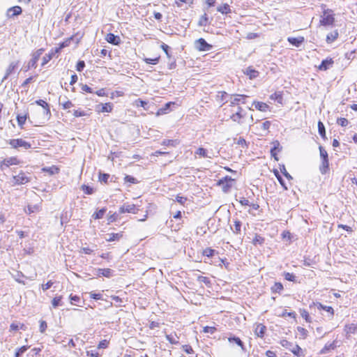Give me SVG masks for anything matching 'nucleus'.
I'll return each instance as SVG.
<instances>
[{
  "label": "nucleus",
  "instance_id": "aec40b11",
  "mask_svg": "<svg viewBox=\"0 0 357 357\" xmlns=\"http://www.w3.org/2000/svg\"><path fill=\"white\" fill-rule=\"evenodd\" d=\"M172 105H175V102H167L163 107L160 108L158 111L157 114H164L168 113L171 110V107Z\"/></svg>",
  "mask_w": 357,
  "mask_h": 357
},
{
  "label": "nucleus",
  "instance_id": "09e8293b",
  "mask_svg": "<svg viewBox=\"0 0 357 357\" xmlns=\"http://www.w3.org/2000/svg\"><path fill=\"white\" fill-rule=\"evenodd\" d=\"M280 172L282 173V174L288 179V180H292V176L287 172L284 165H280Z\"/></svg>",
  "mask_w": 357,
  "mask_h": 357
},
{
  "label": "nucleus",
  "instance_id": "3c124183",
  "mask_svg": "<svg viewBox=\"0 0 357 357\" xmlns=\"http://www.w3.org/2000/svg\"><path fill=\"white\" fill-rule=\"evenodd\" d=\"M26 118H27V116L26 115H24V116H21V115H17V123L18 125L22 128V126L25 123V121L26 120Z\"/></svg>",
  "mask_w": 357,
  "mask_h": 357
},
{
  "label": "nucleus",
  "instance_id": "680f3d73",
  "mask_svg": "<svg viewBox=\"0 0 357 357\" xmlns=\"http://www.w3.org/2000/svg\"><path fill=\"white\" fill-rule=\"evenodd\" d=\"M337 123L338 125L344 127L348 125L349 121L346 118H339L337 119Z\"/></svg>",
  "mask_w": 357,
  "mask_h": 357
},
{
  "label": "nucleus",
  "instance_id": "dca6fc26",
  "mask_svg": "<svg viewBox=\"0 0 357 357\" xmlns=\"http://www.w3.org/2000/svg\"><path fill=\"white\" fill-rule=\"evenodd\" d=\"M22 10L20 6H15L8 10L7 15L9 17L19 15L22 13Z\"/></svg>",
  "mask_w": 357,
  "mask_h": 357
},
{
  "label": "nucleus",
  "instance_id": "f704fd0d",
  "mask_svg": "<svg viewBox=\"0 0 357 357\" xmlns=\"http://www.w3.org/2000/svg\"><path fill=\"white\" fill-rule=\"evenodd\" d=\"M35 102L38 105L41 106L43 108H44L47 114L50 113L49 105L46 101L43 100H38Z\"/></svg>",
  "mask_w": 357,
  "mask_h": 357
},
{
  "label": "nucleus",
  "instance_id": "412c9836",
  "mask_svg": "<svg viewBox=\"0 0 357 357\" xmlns=\"http://www.w3.org/2000/svg\"><path fill=\"white\" fill-rule=\"evenodd\" d=\"M98 275H102L106 278H110L113 275V271L110 268H99L97 271Z\"/></svg>",
  "mask_w": 357,
  "mask_h": 357
},
{
  "label": "nucleus",
  "instance_id": "b1692460",
  "mask_svg": "<svg viewBox=\"0 0 357 357\" xmlns=\"http://www.w3.org/2000/svg\"><path fill=\"white\" fill-rule=\"evenodd\" d=\"M338 36H339V33H338L337 30H335V31L329 33L326 36L327 43L331 44L333 42H334L338 38Z\"/></svg>",
  "mask_w": 357,
  "mask_h": 357
},
{
  "label": "nucleus",
  "instance_id": "393cba45",
  "mask_svg": "<svg viewBox=\"0 0 357 357\" xmlns=\"http://www.w3.org/2000/svg\"><path fill=\"white\" fill-rule=\"evenodd\" d=\"M40 210V206L39 204L28 205L27 207L24 209L25 212L27 214L37 213Z\"/></svg>",
  "mask_w": 357,
  "mask_h": 357
},
{
  "label": "nucleus",
  "instance_id": "c9c22d12",
  "mask_svg": "<svg viewBox=\"0 0 357 357\" xmlns=\"http://www.w3.org/2000/svg\"><path fill=\"white\" fill-rule=\"evenodd\" d=\"M300 314L301 316L307 322L311 323L312 322V318L310 317L308 312L305 309H301L300 310Z\"/></svg>",
  "mask_w": 357,
  "mask_h": 357
},
{
  "label": "nucleus",
  "instance_id": "ea45409f",
  "mask_svg": "<svg viewBox=\"0 0 357 357\" xmlns=\"http://www.w3.org/2000/svg\"><path fill=\"white\" fill-rule=\"evenodd\" d=\"M134 105H135L136 107H143L145 110H148V109H149V108H148V107H147V105H148V102H146V101H144V100H141V99H137V100H136L135 101Z\"/></svg>",
  "mask_w": 357,
  "mask_h": 357
},
{
  "label": "nucleus",
  "instance_id": "a878e982",
  "mask_svg": "<svg viewBox=\"0 0 357 357\" xmlns=\"http://www.w3.org/2000/svg\"><path fill=\"white\" fill-rule=\"evenodd\" d=\"M165 337L172 344H178L179 343V337H178L176 333H171L166 335Z\"/></svg>",
  "mask_w": 357,
  "mask_h": 357
},
{
  "label": "nucleus",
  "instance_id": "338daca9",
  "mask_svg": "<svg viewBox=\"0 0 357 357\" xmlns=\"http://www.w3.org/2000/svg\"><path fill=\"white\" fill-rule=\"evenodd\" d=\"M85 67V62L84 61H79L76 65V70L81 72Z\"/></svg>",
  "mask_w": 357,
  "mask_h": 357
},
{
  "label": "nucleus",
  "instance_id": "1a4fd4ad",
  "mask_svg": "<svg viewBox=\"0 0 357 357\" xmlns=\"http://www.w3.org/2000/svg\"><path fill=\"white\" fill-rule=\"evenodd\" d=\"M313 304L317 307L318 310H322L325 311L327 313V317L328 318L329 320H331L333 319L335 312L332 307L323 305L322 303L319 302L313 303Z\"/></svg>",
  "mask_w": 357,
  "mask_h": 357
},
{
  "label": "nucleus",
  "instance_id": "f03ea898",
  "mask_svg": "<svg viewBox=\"0 0 357 357\" xmlns=\"http://www.w3.org/2000/svg\"><path fill=\"white\" fill-rule=\"evenodd\" d=\"M29 174L20 171L17 175L13 176L12 178V185H24L31 181V176H28Z\"/></svg>",
  "mask_w": 357,
  "mask_h": 357
},
{
  "label": "nucleus",
  "instance_id": "0eeeda50",
  "mask_svg": "<svg viewBox=\"0 0 357 357\" xmlns=\"http://www.w3.org/2000/svg\"><path fill=\"white\" fill-rule=\"evenodd\" d=\"M248 97L246 95H241V94H236V95H231L230 99L227 100L226 102H229L230 106H235L238 105L240 102H241L243 104H244L245 102L244 99Z\"/></svg>",
  "mask_w": 357,
  "mask_h": 357
},
{
  "label": "nucleus",
  "instance_id": "58836bf2",
  "mask_svg": "<svg viewBox=\"0 0 357 357\" xmlns=\"http://www.w3.org/2000/svg\"><path fill=\"white\" fill-rule=\"evenodd\" d=\"M107 236H108V238H106V241H118L122 236V235L119 234V233H116V234H114V233L108 234Z\"/></svg>",
  "mask_w": 357,
  "mask_h": 357
},
{
  "label": "nucleus",
  "instance_id": "13d9d810",
  "mask_svg": "<svg viewBox=\"0 0 357 357\" xmlns=\"http://www.w3.org/2000/svg\"><path fill=\"white\" fill-rule=\"evenodd\" d=\"M59 104L61 105H62V107L64 109H70V107H72L73 106V104L70 100H66L62 102L60 101Z\"/></svg>",
  "mask_w": 357,
  "mask_h": 357
},
{
  "label": "nucleus",
  "instance_id": "7c9ffc66",
  "mask_svg": "<svg viewBox=\"0 0 357 357\" xmlns=\"http://www.w3.org/2000/svg\"><path fill=\"white\" fill-rule=\"evenodd\" d=\"M274 146L271 149V156L274 158L275 160H278V158L277 157V152L276 151L279 150L280 143L278 141H275L274 143Z\"/></svg>",
  "mask_w": 357,
  "mask_h": 357
},
{
  "label": "nucleus",
  "instance_id": "4d7b16f0",
  "mask_svg": "<svg viewBox=\"0 0 357 357\" xmlns=\"http://www.w3.org/2000/svg\"><path fill=\"white\" fill-rule=\"evenodd\" d=\"M109 174H100L99 175V181L102 183H107L108 181V179L109 178Z\"/></svg>",
  "mask_w": 357,
  "mask_h": 357
},
{
  "label": "nucleus",
  "instance_id": "0e129e2a",
  "mask_svg": "<svg viewBox=\"0 0 357 357\" xmlns=\"http://www.w3.org/2000/svg\"><path fill=\"white\" fill-rule=\"evenodd\" d=\"M280 344L283 347H285L287 349H289L290 350V349L291 348V347L293 346V344L290 342H289L288 340H281L280 342Z\"/></svg>",
  "mask_w": 357,
  "mask_h": 357
},
{
  "label": "nucleus",
  "instance_id": "4c0bfd02",
  "mask_svg": "<svg viewBox=\"0 0 357 357\" xmlns=\"http://www.w3.org/2000/svg\"><path fill=\"white\" fill-rule=\"evenodd\" d=\"M318 131L320 136L325 139L326 138V130L324 123L321 121L318 122Z\"/></svg>",
  "mask_w": 357,
  "mask_h": 357
},
{
  "label": "nucleus",
  "instance_id": "9d476101",
  "mask_svg": "<svg viewBox=\"0 0 357 357\" xmlns=\"http://www.w3.org/2000/svg\"><path fill=\"white\" fill-rule=\"evenodd\" d=\"M195 47L199 51H208L212 45L208 44L204 38H199L195 41Z\"/></svg>",
  "mask_w": 357,
  "mask_h": 357
},
{
  "label": "nucleus",
  "instance_id": "de8ad7c7",
  "mask_svg": "<svg viewBox=\"0 0 357 357\" xmlns=\"http://www.w3.org/2000/svg\"><path fill=\"white\" fill-rule=\"evenodd\" d=\"M195 153L204 158H211V156L208 155L207 151L204 148H199Z\"/></svg>",
  "mask_w": 357,
  "mask_h": 357
},
{
  "label": "nucleus",
  "instance_id": "a19ab883",
  "mask_svg": "<svg viewBox=\"0 0 357 357\" xmlns=\"http://www.w3.org/2000/svg\"><path fill=\"white\" fill-rule=\"evenodd\" d=\"M241 222L238 220H234V227H231V229L233 230V231L236 234H238L241 232Z\"/></svg>",
  "mask_w": 357,
  "mask_h": 357
},
{
  "label": "nucleus",
  "instance_id": "bb28decb",
  "mask_svg": "<svg viewBox=\"0 0 357 357\" xmlns=\"http://www.w3.org/2000/svg\"><path fill=\"white\" fill-rule=\"evenodd\" d=\"M270 99L280 104H282L283 97L282 93L280 91L275 92L270 96Z\"/></svg>",
  "mask_w": 357,
  "mask_h": 357
},
{
  "label": "nucleus",
  "instance_id": "6e6552de",
  "mask_svg": "<svg viewBox=\"0 0 357 357\" xmlns=\"http://www.w3.org/2000/svg\"><path fill=\"white\" fill-rule=\"evenodd\" d=\"M139 208L135 204H124L119 208V213H129L135 214L138 212Z\"/></svg>",
  "mask_w": 357,
  "mask_h": 357
},
{
  "label": "nucleus",
  "instance_id": "e433bc0d",
  "mask_svg": "<svg viewBox=\"0 0 357 357\" xmlns=\"http://www.w3.org/2000/svg\"><path fill=\"white\" fill-rule=\"evenodd\" d=\"M105 212H106V208H101V209L98 210V211L95 212L93 214L92 217L96 220L101 219L104 216Z\"/></svg>",
  "mask_w": 357,
  "mask_h": 357
},
{
  "label": "nucleus",
  "instance_id": "bf43d9fd",
  "mask_svg": "<svg viewBox=\"0 0 357 357\" xmlns=\"http://www.w3.org/2000/svg\"><path fill=\"white\" fill-rule=\"evenodd\" d=\"M124 181L126 182H128V183H139V181L137 180V178H135V177L132 176H130V175H126L124 178Z\"/></svg>",
  "mask_w": 357,
  "mask_h": 357
},
{
  "label": "nucleus",
  "instance_id": "473e14b6",
  "mask_svg": "<svg viewBox=\"0 0 357 357\" xmlns=\"http://www.w3.org/2000/svg\"><path fill=\"white\" fill-rule=\"evenodd\" d=\"M43 171L47 172L50 175H53L55 174H58L59 172V169L55 166H52L50 167L43 168Z\"/></svg>",
  "mask_w": 357,
  "mask_h": 357
},
{
  "label": "nucleus",
  "instance_id": "20e7f679",
  "mask_svg": "<svg viewBox=\"0 0 357 357\" xmlns=\"http://www.w3.org/2000/svg\"><path fill=\"white\" fill-rule=\"evenodd\" d=\"M8 144L13 149H17L22 147L24 149H29L31 148V145L29 142L22 139H10Z\"/></svg>",
  "mask_w": 357,
  "mask_h": 357
},
{
  "label": "nucleus",
  "instance_id": "7ed1b4c3",
  "mask_svg": "<svg viewBox=\"0 0 357 357\" xmlns=\"http://www.w3.org/2000/svg\"><path fill=\"white\" fill-rule=\"evenodd\" d=\"M234 182V179L231 178L230 176H225L222 179H220L218 181L217 185L221 186L222 190L224 192L227 193L229 192L231 188L233 183Z\"/></svg>",
  "mask_w": 357,
  "mask_h": 357
},
{
  "label": "nucleus",
  "instance_id": "c85d7f7f",
  "mask_svg": "<svg viewBox=\"0 0 357 357\" xmlns=\"http://www.w3.org/2000/svg\"><path fill=\"white\" fill-rule=\"evenodd\" d=\"M217 10L222 14H228L231 13L230 6L227 3H224L221 6H219L217 8Z\"/></svg>",
  "mask_w": 357,
  "mask_h": 357
},
{
  "label": "nucleus",
  "instance_id": "6ab92c4d",
  "mask_svg": "<svg viewBox=\"0 0 357 357\" xmlns=\"http://www.w3.org/2000/svg\"><path fill=\"white\" fill-rule=\"evenodd\" d=\"M252 106H255V109L259 110L261 112H266L268 109V105L263 102L259 101H254L252 103Z\"/></svg>",
  "mask_w": 357,
  "mask_h": 357
},
{
  "label": "nucleus",
  "instance_id": "5701e85b",
  "mask_svg": "<svg viewBox=\"0 0 357 357\" xmlns=\"http://www.w3.org/2000/svg\"><path fill=\"white\" fill-rule=\"evenodd\" d=\"M244 73L249 76L250 79L256 78L259 75V72L251 67H248L245 70Z\"/></svg>",
  "mask_w": 357,
  "mask_h": 357
},
{
  "label": "nucleus",
  "instance_id": "2eb2a0df",
  "mask_svg": "<svg viewBox=\"0 0 357 357\" xmlns=\"http://www.w3.org/2000/svg\"><path fill=\"white\" fill-rule=\"evenodd\" d=\"M305 38L303 36H300L298 38L289 37L287 38V41L291 44L292 45L298 47L301 45V44L304 42Z\"/></svg>",
  "mask_w": 357,
  "mask_h": 357
},
{
  "label": "nucleus",
  "instance_id": "6e6d98bb",
  "mask_svg": "<svg viewBox=\"0 0 357 357\" xmlns=\"http://www.w3.org/2000/svg\"><path fill=\"white\" fill-rule=\"evenodd\" d=\"M176 142L175 140L172 139H164L162 142V145L164 146H175L176 145Z\"/></svg>",
  "mask_w": 357,
  "mask_h": 357
},
{
  "label": "nucleus",
  "instance_id": "ddd939ff",
  "mask_svg": "<svg viewBox=\"0 0 357 357\" xmlns=\"http://www.w3.org/2000/svg\"><path fill=\"white\" fill-rule=\"evenodd\" d=\"M334 61L331 58L323 60L319 66L320 70H326L333 66Z\"/></svg>",
  "mask_w": 357,
  "mask_h": 357
},
{
  "label": "nucleus",
  "instance_id": "37998d69",
  "mask_svg": "<svg viewBox=\"0 0 357 357\" xmlns=\"http://www.w3.org/2000/svg\"><path fill=\"white\" fill-rule=\"evenodd\" d=\"M29 348V346L26 345L18 348L15 354V357H20L24 352L27 351Z\"/></svg>",
  "mask_w": 357,
  "mask_h": 357
},
{
  "label": "nucleus",
  "instance_id": "774afa93",
  "mask_svg": "<svg viewBox=\"0 0 357 357\" xmlns=\"http://www.w3.org/2000/svg\"><path fill=\"white\" fill-rule=\"evenodd\" d=\"M292 353H294V354H296V356H299V351L301 350V347L297 345V344H295L291 347V348L290 349Z\"/></svg>",
  "mask_w": 357,
  "mask_h": 357
},
{
  "label": "nucleus",
  "instance_id": "423d86ee",
  "mask_svg": "<svg viewBox=\"0 0 357 357\" xmlns=\"http://www.w3.org/2000/svg\"><path fill=\"white\" fill-rule=\"evenodd\" d=\"M43 52H44V49L40 48V49L37 50L36 52H34L32 54V58L29 61V64H28V69H30L31 68H36L37 61H38L39 58L40 57V56L43 54Z\"/></svg>",
  "mask_w": 357,
  "mask_h": 357
},
{
  "label": "nucleus",
  "instance_id": "49530a36",
  "mask_svg": "<svg viewBox=\"0 0 357 357\" xmlns=\"http://www.w3.org/2000/svg\"><path fill=\"white\" fill-rule=\"evenodd\" d=\"M216 252V251L211 248H207L205 250H203V255L206 256L207 257H211L214 255V254Z\"/></svg>",
  "mask_w": 357,
  "mask_h": 357
},
{
  "label": "nucleus",
  "instance_id": "f8f14e48",
  "mask_svg": "<svg viewBox=\"0 0 357 357\" xmlns=\"http://www.w3.org/2000/svg\"><path fill=\"white\" fill-rule=\"evenodd\" d=\"M105 40L110 44L118 45L121 43V38L119 36H116L114 33H107Z\"/></svg>",
  "mask_w": 357,
  "mask_h": 357
},
{
  "label": "nucleus",
  "instance_id": "4468645a",
  "mask_svg": "<svg viewBox=\"0 0 357 357\" xmlns=\"http://www.w3.org/2000/svg\"><path fill=\"white\" fill-rule=\"evenodd\" d=\"M113 109V105L111 102L100 104L97 106V110L99 112H111Z\"/></svg>",
  "mask_w": 357,
  "mask_h": 357
},
{
  "label": "nucleus",
  "instance_id": "864d4df0",
  "mask_svg": "<svg viewBox=\"0 0 357 357\" xmlns=\"http://www.w3.org/2000/svg\"><path fill=\"white\" fill-rule=\"evenodd\" d=\"M284 277L288 281L294 282L296 280V276L293 273L284 272Z\"/></svg>",
  "mask_w": 357,
  "mask_h": 357
},
{
  "label": "nucleus",
  "instance_id": "a211bd4d",
  "mask_svg": "<svg viewBox=\"0 0 357 357\" xmlns=\"http://www.w3.org/2000/svg\"><path fill=\"white\" fill-rule=\"evenodd\" d=\"M356 329H357V326L356 324H347L344 326V333L346 334V337L347 338L349 337L351 334L355 333Z\"/></svg>",
  "mask_w": 357,
  "mask_h": 357
},
{
  "label": "nucleus",
  "instance_id": "f3484780",
  "mask_svg": "<svg viewBox=\"0 0 357 357\" xmlns=\"http://www.w3.org/2000/svg\"><path fill=\"white\" fill-rule=\"evenodd\" d=\"M245 114L244 113H240V112H234L230 116V119L232 120L234 122H236L238 124H242L243 121L242 119L245 117Z\"/></svg>",
  "mask_w": 357,
  "mask_h": 357
},
{
  "label": "nucleus",
  "instance_id": "72a5a7b5",
  "mask_svg": "<svg viewBox=\"0 0 357 357\" xmlns=\"http://www.w3.org/2000/svg\"><path fill=\"white\" fill-rule=\"evenodd\" d=\"M283 290V285L281 282H275L274 285L271 287V291L273 293H278Z\"/></svg>",
  "mask_w": 357,
  "mask_h": 357
},
{
  "label": "nucleus",
  "instance_id": "69168bd1",
  "mask_svg": "<svg viewBox=\"0 0 357 357\" xmlns=\"http://www.w3.org/2000/svg\"><path fill=\"white\" fill-rule=\"evenodd\" d=\"M86 356L89 357H99L100 354L97 350H89L86 351Z\"/></svg>",
  "mask_w": 357,
  "mask_h": 357
},
{
  "label": "nucleus",
  "instance_id": "39448f33",
  "mask_svg": "<svg viewBox=\"0 0 357 357\" xmlns=\"http://www.w3.org/2000/svg\"><path fill=\"white\" fill-rule=\"evenodd\" d=\"M20 160L17 157H9L0 162V169L3 171L5 169L12 165H17Z\"/></svg>",
  "mask_w": 357,
  "mask_h": 357
},
{
  "label": "nucleus",
  "instance_id": "e2e57ef3",
  "mask_svg": "<svg viewBox=\"0 0 357 357\" xmlns=\"http://www.w3.org/2000/svg\"><path fill=\"white\" fill-rule=\"evenodd\" d=\"M319 152L321 160L328 159L327 151L322 146H319Z\"/></svg>",
  "mask_w": 357,
  "mask_h": 357
},
{
  "label": "nucleus",
  "instance_id": "052dcab7",
  "mask_svg": "<svg viewBox=\"0 0 357 357\" xmlns=\"http://www.w3.org/2000/svg\"><path fill=\"white\" fill-rule=\"evenodd\" d=\"M87 114L84 112V111H82L81 109H75L73 111V116L75 117H80V116H86Z\"/></svg>",
  "mask_w": 357,
  "mask_h": 357
},
{
  "label": "nucleus",
  "instance_id": "5fc2aeb1",
  "mask_svg": "<svg viewBox=\"0 0 357 357\" xmlns=\"http://www.w3.org/2000/svg\"><path fill=\"white\" fill-rule=\"evenodd\" d=\"M264 241V238L259 235H256L253 238L252 243L254 245L262 244Z\"/></svg>",
  "mask_w": 357,
  "mask_h": 357
},
{
  "label": "nucleus",
  "instance_id": "a18cd8bd",
  "mask_svg": "<svg viewBox=\"0 0 357 357\" xmlns=\"http://www.w3.org/2000/svg\"><path fill=\"white\" fill-rule=\"evenodd\" d=\"M74 40V36H71L70 38H68L67 40H66L65 41H63V43H61L60 44V47L59 48L56 49L55 50L56 52H59V50L62 49V48H64L66 47H68L69 46L70 43V41L71 40Z\"/></svg>",
  "mask_w": 357,
  "mask_h": 357
},
{
  "label": "nucleus",
  "instance_id": "f257e3e1",
  "mask_svg": "<svg viewBox=\"0 0 357 357\" xmlns=\"http://www.w3.org/2000/svg\"><path fill=\"white\" fill-rule=\"evenodd\" d=\"M335 14L333 10L329 8L324 9L323 15L321 16L319 24L321 26H333L335 22Z\"/></svg>",
  "mask_w": 357,
  "mask_h": 357
},
{
  "label": "nucleus",
  "instance_id": "cd10ccee",
  "mask_svg": "<svg viewBox=\"0 0 357 357\" xmlns=\"http://www.w3.org/2000/svg\"><path fill=\"white\" fill-rule=\"evenodd\" d=\"M329 168L328 159L321 160V163L319 166V170L322 174H325Z\"/></svg>",
  "mask_w": 357,
  "mask_h": 357
},
{
  "label": "nucleus",
  "instance_id": "603ef678",
  "mask_svg": "<svg viewBox=\"0 0 357 357\" xmlns=\"http://www.w3.org/2000/svg\"><path fill=\"white\" fill-rule=\"evenodd\" d=\"M81 188L86 195H91L93 193V189L89 185H82Z\"/></svg>",
  "mask_w": 357,
  "mask_h": 357
},
{
  "label": "nucleus",
  "instance_id": "2f4dec72",
  "mask_svg": "<svg viewBox=\"0 0 357 357\" xmlns=\"http://www.w3.org/2000/svg\"><path fill=\"white\" fill-rule=\"evenodd\" d=\"M61 300H62L61 296L54 297L52 301V307L56 308L59 306L63 305V303H62Z\"/></svg>",
  "mask_w": 357,
  "mask_h": 357
},
{
  "label": "nucleus",
  "instance_id": "4be33fe9",
  "mask_svg": "<svg viewBox=\"0 0 357 357\" xmlns=\"http://www.w3.org/2000/svg\"><path fill=\"white\" fill-rule=\"evenodd\" d=\"M228 340L230 343L236 344L238 346H239L241 348V350L243 351H245L244 344L239 337H235V336L230 337H229Z\"/></svg>",
  "mask_w": 357,
  "mask_h": 357
},
{
  "label": "nucleus",
  "instance_id": "8fccbe9b",
  "mask_svg": "<svg viewBox=\"0 0 357 357\" xmlns=\"http://www.w3.org/2000/svg\"><path fill=\"white\" fill-rule=\"evenodd\" d=\"M275 175L276 178H278V180L279 183H280V185L283 187V188L284 190H287L288 188H287V187L286 185V183H284V181L283 180L282 176L279 174L278 171L275 172Z\"/></svg>",
  "mask_w": 357,
  "mask_h": 357
},
{
  "label": "nucleus",
  "instance_id": "9b49d317",
  "mask_svg": "<svg viewBox=\"0 0 357 357\" xmlns=\"http://www.w3.org/2000/svg\"><path fill=\"white\" fill-rule=\"evenodd\" d=\"M19 61H13L10 63L8 67L6 70L5 75L3 76L1 82H3L5 80L8 79L9 75L13 73V72L18 67Z\"/></svg>",
  "mask_w": 357,
  "mask_h": 357
},
{
  "label": "nucleus",
  "instance_id": "c756f323",
  "mask_svg": "<svg viewBox=\"0 0 357 357\" xmlns=\"http://www.w3.org/2000/svg\"><path fill=\"white\" fill-rule=\"evenodd\" d=\"M266 328V326H264L263 324H258L255 328V334L258 337H263L265 333Z\"/></svg>",
  "mask_w": 357,
  "mask_h": 357
},
{
  "label": "nucleus",
  "instance_id": "79ce46f5",
  "mask_svg": "<svg viewBox=\"0 0 357 357\" xmlns=\"http://www.w3.org/2000/svg\"><path fill=\"white\" fill-rule=\"evenodd\" d=\"M208 18L206 15V13H204L203 15L201 16L199 18V20L198 22V25L200 26H205L208 24Z\"/></svg>",
  "mask_w": 357,
  "mask_h": 357
},
{
  "label": "nucleus",
  "instance_id": "c03bdc74",
  "mask_svg": "<svg viewBox=\"0 0 357 357\" xmlns=\"http://www.w3.org/2000/svg\"><path fill=\"white\" fill-rule=\"evenodd\" d=\"M54 54V53L53 52H52L51 53L45 54L43 57V62L41 63V66H45L52 59Z\"/></svg>",
  "mask_w": 357,
  "mask_h": 357
}]
</instances>
